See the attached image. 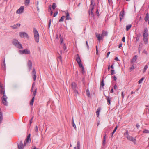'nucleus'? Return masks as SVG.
<instances>
[{
  "label": "nucleus",
  "mask_w": 149,
  "mask_h": 149,
  "mask_svg": "<svg viewBox=\"0 0 149 149\" xmlns=\"http://www.w3.org/2000/svg\"><path fill=\"white\" fill-rule=\"evenodd\" d=\"M33 33L35 41L36 42L38 43L39 40V35L37 30L35 28H33Z\"/></svg>",
  "instance_id": "f257e3e1"
},
{
  "label": "nucleus",
  "mask_w": 149,
  "mask_h": 149,
  "mask_svg": "<svg viewBox=\"0 0 149 149\" xmlns=\"http://www.w3.org/2000/svg\"><path fill=\"white\" fill-rule=\"evenodd\" d=\"M1 93L3 94V96L1 98L3 104L5 106H7L8 103L7 101L8 97L5 95V90H4L2 93Z\"/></svg>",
  "instance_id": "f03ea898"
},
{
  "label": "nucleus",
  "mask_w": 149,
  "mask_h": 149,
  "mask_svg": "<svg viewBox=\"0 0 149 149\" xmlns=\"http://www.w3.org/2000/svg\"><path fill=\"white\" fill-rule=\"evenodd\" d=\"M12 43L16 47L19 49L23 48L22 44L16 39H14Z\"/></svg>",
  "instance_id": "7ed1b4c3"
},
{
  "label": "nucleus",
  "mask_w": 149,
  "mask_h": 149,
  "mask_svg": "<svg viewBox=\"0 0 149 149\" xmlns=\"http://www.w3.org/2000/svg\"><path fill=\"white\" fill-rule=\"evenodd\" d=\"M20 36L21 38H29V37L28 34L25 32H20L19 33Z\"/></svg>",
  "instance_id": "20e7f679"
},
{
  "label": "nucleus",
  "mask_w": 149,
  "mask_h": 149,
  "mask_svg": "<svg viewBox=\"0 0 149 149\" xmlns=\"http://www.w3.org/2000/svg\"><path fill=\"white\" fill-rule=\"evenodd\" d=\"M125 16V12L124 10L121 11L120 13L119 17L120 21H121L124 18Z\"/></svg>",
  "instance_id": "39448f33"
},
{
  "label": "nucleus",
  "mask_w": 149,
  "mask_h": 149,
  "mask_svg": "<svg viewBox=\"0 0 149 149\" xmlns=\"http://www.w3.org/2000/svg\"><path fill=\"white\" fill-rule=\"evenodd\" d=\"M95 35L97 40L99 42H100L101 40H102L104 38L101 34H98L97 33H96Z\"/></svg>",
  "instance_id": "423d86ee"
},
{
  "label": "nucleus",
  "mask_w": 149,
  "mask_h": 149,
  "mask_svg": "<svg viewBox=\"0 0 149 149\" xmlns=\"http://www.w3.org/2000/svg\"><path fill=\"white\" fill-rule=\"evenodd\" d=\"M126 137L128 140L132 141L134 143H135L136 141V139L135 138H134L132 136H130V135L127 136H126Z\"/></svg>",
  "instance_id": "0eeeda50"
},
{
  "label": "nucleus",
  "mask_w": 149,
  "mask_h": 149,
  "mask_svg": "<svg viewBox=\"0 0 149 149\" xmlns=\"http://www.w3.org/2000/svg\"><path fill=\"white\" fill-rule=\"evenodd\" d=\"M32 76L33 78L34 81H35L36 79V75L35 70L34 68L33 69V70L32 72Z\"/></svg>",
  "instance_id": "6e6552de"
},
{
  "label": "nucleus",
  "mask_w": 149,
  "mask_h": 149,
  "mask_svg": "<svg viewBox=\"0 0 149 149\" xmlns=\"http://www.w3.org/2000/svg\"><path fill=\"white\" fill-rule=\"evenodd\" d=\"M19 52L21 53H22L24 54H29L30 53V51L27 49L20 50L19 51Z\"/></svg>",
  "instance_id": "1a4fd4ad"
},
{
  "label": "nucleus",
  "mask_w": 149,
  "mask_h": 149,
  "mask_svg": "<svg viewBox=\"0 0 149 149\" xmlns=\"http://www.w3.org/2000/svg\"><path fill=\"white\" fill-rule=\"evenodd\" d=\"M18 149H23L24 147L22 141H20L19 144H18Z\"/></svg>",
  "instance_id": "9d476101"
},
{
  "label": "nucleus",
  "mask_w": 149,
  "mask_h": 149,
  "mask_svg": "<svg viewBox=\"0 0 149 149\" xmlns=\"http://www.w3.org/2000/svg\"><path fill=\"white\" fill-rule=\"evenodd\" d=\"M21 24L19 23H17L15 24L14 25L12 26H11V27L13 29H16L18 28H19Z\"/></svg>",
  "instance_id": "9b49d317"
},
{
  "label": "nucleus",
  "mask_w": 149,
  "mask_h": 149,
  "mask_svg": "<svg viewBox=\"0 0 149 149\" xmlns=\"http://www.w3.org/2000/svg\"><path fill=\"white\" fill-rule=\"evenodd\" d=\"M27 64L30 71L32 68V63L30 60H29Z\"/></svg>",
  "instance_id": "f8f14e48"
},
{
  "label": "nucleus",
  "mask_w": 149,
  "mask_h": 149,
  "mask_svg": "<svg viewBox=\"0 0 149 149\" xmlns=\"http://www.w3.org/2000/svg\"><path fill=\"white\" fill-rule=\"evenodd\" d=\"M66 20H71V18L70 16L69 13L66 12Z\"/></svg>",
  "instance_id": "ddd939ff"
},
{
  "label": "nucleus",
  "mask_w": 149,
  "mask_h": 149,
  "mask_svg": "<svg viewBox=\"0 0 149 149\" xmlns=\"http://www.w3.org/2000/svg\"><path fill=\"white\" fill-rule=\"evenodd\" d=\"M148 30L147 29H145L143 34V37H147Z\"/></svg>",
  "instance_id": "4468645a"
},
{
  "label": "nucleus",
  "mask_w": 149,
  "mask_h": 149,
  "mask_svg": "<svg viewBox=\"0 0 149 149\" xmlns=\"http://www.w3.org/2000/svg\"><path fill=\"white\" fill-rule=\"evenodd\" d=\"M76 60L77 63H79L81 62V60L78 54L76 55Z\"/></svg>",
  "instance_id": "2eb2a0df"
},
{
  "label": "nucleus",
  "mask_w": 149,
  "mask_h": 149,
  "mask_svg": "<svg viewBox=\"0 0 149 149\" xmlns=\"http://www.w3.org/2000/svg\"><path fill=\"white\" fill-rule=\"evenodd\" d=\"M89 13L90 15L94 17V10H89Z\"/></svg>",
  "instance_id": "dca6fc26"
},
{
  "label": "nucleus",
  "mask_w": 149,
  "mask_h": 149,
  "mask_svg": "<svg viewBox=\"0 0 149 149\" xmlns=\"http://www.w3.org/2000/svg\"><path fill=\"white\" fill-rule=\"evenodd\" d=\"M94 3L93 0H91V4L90 5V7L91 9H93L94 8Z\"/></svg>",
  "instance_id": "f3484780"
},
{
  "label": "nucleus",
  "mask_w": 149,
  "mask_h": 149,
  "mask_svg": "<svg viewBox=\"0 0 149 149\" xmlns=\"http://www.w3.org/2000/svg\"><path fill=\"white\" fill-rule=\"evenodd\" d=\"M105 97H106V99L107 100V102L108 104L109 105H110L111 104V98L110 97L105 96Z\"/></svg>",
  "instance_id": "a211bd4d"
},
{
  "label": "nucleus",
  "mask_w": 149,
  "mask_h": 149,
  "mask_svg": "<svg viewBox=\"0 0 149 149\" xmlns=\"http://www.w3.org/2000/svg\"><path fill=\"white\" fill-rule=\"evenodd\" d=\"M101 34L103 37H104V36H107L108 32L105 31L103 30L102 31Z\"/></svg>",
  "instance_id": "6ab92c4d"
},
{
  "label": "nucleus",
  "mask_w": 149,
  "mask_h": 149,
  "mask_svg": "<svg viewBox=\"0 0 149 149\" xmlns=\"http://www.w3.org/2000/svg\"><path fill=\"white\" fill-rule=\"evenodd\" d=\"M141 35L140 33H139V34L136 35V40L135 41L136 43H137L138 41L139 40Z\"/></svg>",
  "instance_id": "aec40b11"
},
{
  "label": "nucleus",
  "mask_w": 149,
  "mask_h": 149,
  "mask_svg": "<svg viewBox=\"0 0 149 149\" xmlns=\"http://www.w3.org/2000/svg\"><path fill=\"white\" fill-rule=\"evenodd\" d=\"M71 86L72 89L73 90L76 89V87H77V85L75 83L72 82L71 84Z\"/></svg>",
  "instance_id": "412c9836"
},
{
  "label": "nucleus",
  "mask_w": 149,
  "mask_h": 149,
  "mask_svg": "<svg viewBox=\"0 0 149 149\" xmlns=\"http://www.w3.org/2000/svg\"><path fill=\"white\" fill-rule=\"evenodd\" d=\"M137 58L138 56L137 55H136L134 56L131 60V62L133 63L135 62L136 61V59H137Z\"/></svg>",
  "instance_id": "4be33fe9"
},
{
  "label": "nucleus",
  "mask_w": 149,
  "mask_h": 149,
  "mask_svg": "<svg viewBox=\"0 0 149 149\" xmlns=\"http://www.w3.org/2000/svg\"><path fill=\"white\" fill-rule=\"evenodd\" d=\"M79 65V67L81 68V70L83 72L84 70V67L81 63V62L79 63H78Z\"/></svg>",
  "instance_id": "5701e85b"
},
{
  "label": "nucleus",
  "mask_w": 149,
  "mask_h": 149,
  "mask_svg": "<svg viewBox=\"0 0 149 149\" xmlns=\"http://www.w3.org/2000/svg\"><path fill=\"white\" fill-rule=\"evenodd\" d=\"M100 110H101L100 108H99L97 109V111L96 112V115H97V116L98 117L99 116L100 112Z\"/></svg>",
  "instance_id": "b1692460"
},
{
  "label": "nucleus",
  "mask_w": 149,
  "mask_h": 149,
  "mask_svg": "<svg viewBox=\"0 0 149 149\" xmlns=\"http://www.w3.org/2000/svg\"><path fill=\"white\" fill-rule=\"evenodd\" d=\"M30 134H29L27 136L26 139V143H28L29 141H30Z\"/></svg>",
  "instance_id": "393cba45"
},
{
  "label": "nucleus",
  "mask_w": 149,
  "mask_h": 149,
  "mask_svg": "<svg viewBox=\"0 0 149 149\" xmlns=\"http://www.w3.org/2000/svg\"><path fill=\"white\" fill-rule=\"evenodd\" d=\"M142 47V43H140L139 45V47L138 48V52L139 53L141 51V48Z\"/></svg>",
  "instance_id": "a878e982"
},
{
  "label": "nucleus",
  "mask_w": 149,
  "mask_h": 149,
  "mask_svg": "<svg viewBox=\"0 0 149 149\" xmlns=\"http://www.w3.org/2000/svg\"><path fill=\"white\" fill-rule=\"evenodd\" d=\"M0 87L1 88V93H2L4 90V87L2 86L0 82Z\"/></svg>",
  "instance_id": "bb28decb"
},
{
  "label": "nucleus",
  "mask_w": 149,
  "mask_h": 149,
  "mask_svg": "<svg viewBox=\"0 0 149 149\" xmlns=\"http://www.w3.org/2000/svg\"><path fill=\"white\" fill-rule=\"evenodd\" d=\"M3 120V114L1 112H0V124H1Z\"/></svg>",
  "instance_id": "cd10ccee"
},
{
  "label": "nucleus",
  "mask_w": 149,
  "mask_h": 149,
  "mask_svg": "<svg viewBox=\"0 0 149 149\" xmlns=\"http://www.w3.org/2000/svg\"><path fill=\"white\" fill-rule=\"evenodd\" d=\"M149 18V15L148 13H147L146 17L145 18V20L146 21H147L148 19Z\"/></svg>",
  "instance_id": "c85d7f7f"
},
{
  "label": "nucleus",
  "mask_w": 149,
  "mask_h": 149,
  "mask_svg": "<svg viewBox=\"0 0 149 149\" xmlns=\"http://www.w3.org/2000/svg\"><path fill=\"white\" fill-rule=\"evenodd\" d=\"M106 134H105L103 138V141L102 143V144L103 145H104L105 144V141H106Z\"/></svg>",
  "instance_id": "c756f323"
},
{
  "label": "nucleus",
  "mask_w": 149,
  "mask_h": 149,
  "mask_svg": "<svg viewBox=\"0 0 149 149\" xmlns=\"http://www.w3.org/2000/svg\"><path fill=\"white\" fill-rule=\"evenodd\" d=\"M131 26L132 25L131 24L127 25L126 28V30L127 31H128L131 27Z\"/></svg>",
  "instance_id": "7c9ffc66"
},
{
  "label": "nucleus",
  "mask_w": 149,
  "mask_h": 149,
  "mask_svg": "<svg viewBox=\"0 0 149 149\" xmlns=\"http://www.w3.org/2000/svg\"><path fill=\"white\" fill-rule=\"evenodd\" d=\"M24 10H17L16 13L17 14H20L24 12Z\"/></svg>",
  "instance_id": "2f4dec72"
},
{
  "label": "nucleus",
  "mask_w": 149,
  "mask_h": 149,
  "mask_svg": "<svg viewBox=\"0 0 149 149\" xmlns=\"http://www.w3.org/2000/svg\"><path fill=\"white\" fill-rule=\"evenodd\" d=\"M34 98V97H33L30 102V105H33Z\"/></svg>",
  "instance_id": "473e14b6"
},
{
  "label": "nucleus",
  "mask_w": 149,
  "mask_h": 149,
  "mask_svg": "<svg viewBox=\"0 0 149 149\" xmlns=\"http://www.w3.org/2000/svg\"><path fill=\"white\" fill-rule=\"evenodd\" d=\"M30 0H25V5H28L29 3Z\"/></svg>",
  "instance_id": "72a5a7b5"
},
{
  "label": "nucleus",
  "mask_w": 149,
  "mask_h": 149,
  "mask_svg": "<svg viewBox=\"0 0 149 149\" xmlns=\"http://www.w3.org/2000/svg\"><path fill=\"white\" fill-rule=\"evenodd\" d=\"M143 41L145 44L148 43V38L147 37H143Z\"/></svg>",
  "instance_id": "f704fd0d"
},
{
  "label": "nucleus",
  "mask_w": 149,
  "mask_h": 149,
  "mask_svg": "<svg viewBox=\"0 0 149 149\" xmlns=\"http://www.w3.org/2000/svg\"><path fill=\"white\" fill-rule=\"evenodd\" d=\"M72 126L73 127H74V128L76 129V125L74 123V120H73V117L72 118Z\"/></svg>",
  "instance_id": "c9c22d12"
},
{
  "label": "nucleus",
  "mask_w": 149,
  "mask_h": 149,
  "mask_svg": "<svg viewBox=\"0 0 149 149\" xmlns=\"http://www.w3.org/2000/svg\"><path fill=\"white\" fill-rule=\"evenodd\" d=\"M77 149H80V144L79 141H78L77 143Z\"/></svg>",
  "instance_id": "e433bc0d"
},
{
  "label": "nucleus",
  "mask_w": 149,
  "mask_h": 149,
  "mask_svg": "<svg viewBox=\"0 0 149 149\" xmlns=\"http://www.w3.org/2000/svg\"><path fill=\"white\" fill-rule=\"evenodd\" d=\"M86 95L88 97L90 96V93L89 91V90L88 89H87L86 91Z\"/></svg>",
  "instance_id": "4c0bfd02"
},
{
  "label": "nucleus",
  "mask_w": 149,
  "mask_h": 149,
  "mask_svg": "<svg viewBox=\"0 0 149 149\" xmlns=\"http://www.w3.org/2000/svg\"><path fill=\"white\" fill-rule=\"evenodd\" d=\"M65 16H63L61 17V18L59 19V22H63L64 20V18H65Z\"/></svg>",
  "instance_id": "58836bf2"
},
{
  "label": "nucleus",
  "mask_w": 149,
  "mask_h": 149,
  "mask_svg": "<svg viewBox=\"0 0 149 149\" xmlns=\"http://www.w3.org/2000/svg\"><path fill=\"white\" fill-rule=\"evenodd\" d=\"M74 94L75 96H77L78 94V92L77 90L76 89L74 90Z\"/></svg>",
  "instance_id": "ea45409f"
},
{
  "label": "nucleus",
  "mask_w": 149,
  "mask_h": 149,
  "mask_svg": "<svg viewBox=\"0 0 149 149\" xmlns=\"http://www.w3.org/2000/svg\"><path fill=\"white\" fill-rule=\"evenodd\" d=\"M56 6L55 3H53L52 5V8L53 9H55L56 8Z\"/></svg>",
  "instance_id": "a19ab883"
},
{
  "label": "nucleus",
  "mask_w": 149,
  "mask_h": 149,
  "mask_svg": "<svg viewBox=\"0 0 149 149\" xmlns=\"http://www.w3.org/2000/svg\"><path fill=\"white\" fill-rule=\"evenodd\" d=\"M148 68V66L147 65H145L144 68L143 72V73H144L146 71V70Z\"/></svg>",
  "instance_id": "79ce46f5"
},
{
  "label": "nucleus",
  "mask_w": 149,
  "mask_h": 149,
  "mask_svg": "<svg viewBox=\"0 0 149 149\" xmlns=\"http://www.w3.org/2000/svg\"><path fill=\"white\" fill-rule=\"evenodd\" d=\"M143 132L144 133H149V130H147L145 129L143 131Z\"/></svg>",
  "instance_id": "37998d69"
},
{
  "label": "nucleus",
  "mask_w": 149,
  "mask_h": 149,
  "mask_svg": "<svg viewBox=\"0 0 149 149\" xmlns=\"http://www.w3.org/2000/svg\"><path fill=\"white\" fill-rule=\"evenodd\" d=\"M100 85L102 86L103 87L104 85V80L103 79H102L101 83H100Z\"/></svg>",
  "instance_id": "c03bdc74"
},
{
  "label": "nucleus",
  "mask_w": 149,
  "mask_h": 149,
  "mask_svg": "<svg viewBox=\"0 0 149 149\" xmlns=\"http://www.w3.org/2000/svg\"><path fill=\"white\" fill-rule=\"evenodd\" d=\"M135 68V67L134 65H132L131 67L130 68V71L133 70Z\"/></svg>",
  "instance_id": "a18cd8bd"
},
{
  "label": "nucleus",
  "mask_w": 149,
  "mask_h": 149,
  "mask_svg": "<svg viewBox=\"0 0 149 149\" xmlns=\"http://www.w3.org/2000/svg\"><path fill=\"white\" fill-rule=\"evenodd\" d=\"M144 79V78L143 77L142 78H141V79H140L138 81L139 83V84H141V83H142Z\"/></svg>",
  "instance_id": "49530a36"
},
{
  "label": "nucleus",
  "mask_w": 149,
  "mask_h": 149,
  "mask_svg": "<svg viewBox=\"0 0 149 149\" xmlns=\"http://www.w3.org/2000/svg\"><path fill=\"white\" fill-rule=\"evenodd\" d=\"M124 135L125 136H129L128 131L127 130L126 132L124 133Z\"/></svg>",
  "instance_id": "de8ad7c7"
},
{
  "label": "nucleus",
  "mask_w": 149,
  "mask_h": 149,
  "mask_svg": "<svg viewBox=\"0 0 149 149\" xmlns=\"http://www.w3.org/2000/svg\"><path fill=\"white\" fill-rule=\"evenodd\" d=\"M3 65H4V67H3V69L4 70H5L6 69V65L5 63V60H4V61H3Z\"/></svg>",
  "instance_id": "09e8293b"
},
{
  "label": "nucleus",
  "mask_w": 149,
  "mask_h": 149,
  "mask_svg": "<svg viewBox=\"0 0 149 149\" xmlns=\"http://www.w3.org/2000/svg\"><path fill=\"white\" fill-rule=\"evenodd\" d=\"M63 49L64 50H65L66 49V47L65 46V44L64 43H63Z\"/></svg>",
  "instance_id": "8fccbe9b"
},
{
  "label": "nucleus",
  "mask_w": 149,
  "mask_h": 149,
  "mask_svg": "<svg viewBox=\"0 0 149 149\" xmlns=\"http://www.w3.org/2000/svg\"><path fill=\"white\" fill-rule=\"evenodd\" d=\"M58 13V12L57 11L55 12L53 15V17H55L57 15Z\"/></svg>",
  "instance_id": "3c124183"
},
{
  "label": "nucleus",
  "mask_w": 149,
  "mask_h": 149,
  "mask_svg": "<svg viewBox=\"0 0 149 149\" xmlns=\"http://www.w3.org/2000/svg\"><path fill=\"white\" fill-rule=\"evenodd\" d=\"M36 91H37V89H36L33 92V97H34V98H35V97L36 95Z\"/></svg>",
  "instance_id": "603ef678"
},
{
  "label": "nucleus",
  "mask_w": 149,
  "mask_h": 149,
  "mask_svg": "<svg viewBox=\"0 0 149 149\" xmlns=\"http://www.w3.org/2000/svg\"><path fill=\"white\" fill-rule=\"evenodd\" d=\"M63 38H60V44L61 45H62L63 44Z\"/></svg>",
  "instance_id": "864d4df0"
},
{
  "label": "nucleus",
  "mask_w": 149,
  "mask_h": 149,
  "mask_svg": "<svg viewBox=\"0 0 149 149\" xmlns=\"http://www.w3.org/2000/svg\"><path fill=\"white\" fill-rule=\"evenodd\" d=\"M35 131L36 133L38 132V128L37 125H36L35 126Z\"/></svg>",
  "instance_id": "5fc2aeb1"
},
{
  "label": "nucleus",
  "mask_w": 149,
  "mask_h": 149,
  "mask_svg": "<svg viewBox=\"0 0 149 149\" xmlns=\"http://www.w3.org/2000/svg\"><path fill=\"white\" fill-rule=\"evenodd\" d=\"M116 131H115V130H113V132L111 133V138H112V137L113 134H114V133Z\"/></svg>",
  "instance_id": "6e6d98bb"
},
{
  "label": "nucleus",
  "mask_w": 149,
  "mask_h": 149,
  "mask_svg": "<svg viewBox=\"0 0 149 149\" xmlns=\"http://www.w3.org/2000/svg\"><path fill=\"white\" fill-rule=\"evenodd\" d=\"M115 73L114 70H111V75H113V74Z\"/></svg>",
  "instance_id": "4d7b16f0"
},
{
  "label": "nucleus",
  "mask_w": 149,
  "mask_h": 149,
  "mask_svg": "<svg viewBox=\"0 0 149 149\" xmlns=\"http://www.w3.org/2000/svg\"><path fill=\"white\" fill-rule=\"evenodd\" d=\"M86 44L87 47L88 49H89V45H88V41H86Z\"/></svg>",
  "instance_id": "13d9d810"
},
{
  "label": "nucleus",
  "mask_w": 149,
  "mask_h": 149,
  "mask_svg": "<svg viewBox=\"0 0 149 149\" xmlns=\"http://www.w3.org/2000/svg\"><path fill=\"white\" fill-rule=\"evenodd\" d=\"M121 95L122 97L123 98L124 97V92H122L121 93Z\"/></svg>",
  "instance_id": "bf43d9fd"
},
{
  "label": "nucleus",
  "mask_w": 149,
  "mask_h": 149,
  "mask_svg": "<svg viewBox=\"0 0 149 149\" xmlns=\"http://www.w3.org/2000/svg\"><path fill=\"white\" fill-rule=\"evenodd\" d=\"M24 7L23 6H22L20 7L19 9H24Z\"/></svg>",
  "instance_id": "052dcab7"
},
{
  "label": "nucleus",
  "mask_w": 149,
  "mask_h": 149,
  "mask_svg": "<svg viewBox=\"0 0 149 149\" xmlns=\"http://www.w3.org/2000/svg\"><path fill=\"white\" fill-rule=\"evenodd\" d=\"M122 41L123 42H125V37H123L122 39Z\"/></svg>",
  "instance_id": "680f3d73"
},
{
  "label": "nucleus",
  "mask_w": 149,
  "mask_h": 149,
  "mask_svg": "<svg viewBox=\"0 0 149 149\" xmlns=\"http://www.w3.org/2000/svg\"><path fill=\"white\" fill-rule=\"evenodd\" d=\"M110 52H109L107 53V57H108V56H109L110 54Z\"/></svg>",
  "instance_id": "e2e57ef3"
},
{
  "label": "nucleus",
  "mask_w": 149,
  "mask_h": 149,
  "mask_svg": "<svg viewBox=\"0 0 149 149\" xmlns=\"http://www.w3.org/2000/svg\"><path fill=\"white\" fill-rule=\"evenodd\" d=\"M136 126L137 128H138L139 127L140 125L138 124H137L136 125Z\"/></svg>",
  "instance_id": "0e129e2a"
},
{
  "label": "nucleus",
  "mask_w": 149,
  "mask_h": 149,
  "mask_svg": "<svg viewBox=\"0 0 149 149\" xmlns=\"http://www.w3.org/2000/svg\"><path fill=\"white\" fill-rule=\"evenodd\" d=\"M122 43L119 44L118 46V48H120L122 46Z\"/></svg>",
  "instance_id": "69168bd1"
},
{
  "label": "nucleus",
  "mask_w": 149,
  "mask_h": 149,
  "mask_svg": "<svg viewBox=\"0 0 149 149\" xmlns=\"http://www.w3.org/2000/svg\"><path fill=\"white\" fill-rule=\"evenodd\" d=\"M51 23H49L48 24V29H49V28L51 26Z\"/></svg>",
  "instance_id": "338daca9"
},
{
  "label": "nucleus",
  "mask_w": 149,
  "mask_h": 149,
  "mask_svg": "<svg viewBox=\"0 0 149 149\" xmlns=\"http://www.w3.org/2000/svg\"><path fill=\"white\" fill-rule=\"evenodd\" d=\"M143 52L145 54H147V51H146L145 50H144L143 51Z\"/></svg>",
  "instance_id": "774afa93"
}]
</instances>
